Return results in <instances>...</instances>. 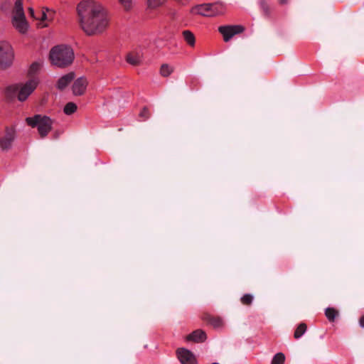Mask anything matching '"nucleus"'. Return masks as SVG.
<instances>
[{
    "label": "nucleus",
    "mask_w": 364,
    "mask_h": 364,
    "mask_svg": "<svg viewBox=\"0 0 364 364\" xmlns=\"http://www.w3.org/2000/svg\"><path fill=\"white\" fill-rule=\"evenodd\" d=\"M76 11L79 26L87 36L101 35L109 27L111 18L107 10L96 1H81Z\"/></svg>",
    "instance_id": "obj_1"
},
{
    "label": "nucleus",
    "mask_w": 364,
    "mask_h": 364,
    "mask_svg": "<svg viewBox=\"0 0 364 364\" xmlns=\"http://www.w3.org/2000/svg\"><path fill=\"white\" fill-rule=\"evenodd\" d=\"M49 56L52 64L59 68L68 66L74 60L73 49L65 45H59L53 47L50 51Z\"/></svg>",
    "instance_id": "obj_2"
},
{
    "label": "nucleus",
    "mask_w": 364,
    "mask_h": 364,
    "mask_svg": "<svg viewBox=\"0 0 364 364\" xmlns=\"http://www.w3.org/2000/svg\"><path fill=\"white\" fill-rule=\"evenodd\" d=\"M39 83L38 77L30 78L26 82L11 85L7 87V92L16 94L17 99L23 102L36 90Z\"/></svg>",
    "instance_id": "obj_3"
},
{
    "label": "nucleus",
    "mask_w": 364,
    "mask_h": 364,
    "mask_svg": "<svg viewBox=\"0 0 364 364\" xmlns=\"http://www.w3.org/2000/svg\"><path fill=\"white\" fill-rule=\"evenodd\" d=\"M225 11V6L220 2L200 4L191 9V13L193 14H198L206 17L221 15L223 14Z\"/></svg>",
    "instance_id": "obj_4"
},
{
    "label": "nucleus",
    "mask_w": 364,
    "mask_h": 364,
    "mask_svg": "<svg viewBox=\"0 0 364 364\" xmlns=\"http://www.w3.org/2000/svg\"><path fill=\"white\" fill-rule=\"evenodd\" d=\"M14 49L8 41H0V70L10 68L14 62Z\"/></svg>",
    "instance_id": "obj_5"
},
{
    "label": "nucleus",
    "mask_w": 364,
    "mask_h": 364,
    "mask_svg": "<svg viewBox=\"0 0 364 364\" xmlns=\"http://www.w3.org/2000/svg\"><path fill=\"white\" fill-rule=\"evenodd\" d=\"M26 122L32 127H37L38 132L42 138L48 135L51 130L53 124V121L50 118L41 114H36L33 117H27Z\"/></svg>",
    "instance_id": "obj_6"
},
{
    "label": "nucleus",
    "mask_w": 364,
    "mask_h": 364,
    "mask_svg": "<svg viewBox=\"0 0 364 364\" xmlns=\"http://www.w3.org/2000/svg\"><path fill=\"white\" fill-rule=\"evenodd\" d=\"M11 22L14 28L21 34L27 33L29 24L26 20L23 8H13L11 14Z\"/></svg>",
    "instance_id": "obj_7"
},
{
    "label": "nucleus",
    "mask_w": 364,
    "mask_h": 364,
    "mask_svg": "<svg viewBox=\"0 0 364 364\" xmlns=\"http://www.w3.org/2000/svg\"><path fill=\"white\" fill-rule=\"evenodd\" d=\"M28 12L30 16L38 21L37 26L39 28L47 27L55 16V12L47 8H42L37 10L29 8Z\"/></svg>",
    "instance_id": "obj_8"
},
{
    "label": "nucleus",
    "mask_w": 364,
    "mask_h": 364,
    "mask_svg": "<svg viewBox=\"0 0 364 364\" xmlns=\"http://www.w3.org/2000/svg\"><path fill=\"white\" fill-rule=\"evenodd\" d=\"M244 28L242 26H222L218 28V31L223 35L225 42L229 41L235 35L242 33Z\"/></svg>",
    "instance_id": "obj_9"
},
{
    "label": "nucleus",
    "mask_w": 364,
    "mask_h": 364,
    "mask_svg": "<svg viewBox=\"0 0 364 364\" xmlns=\"http://www.w3.org/2000/svg\"><path fill=\"white\" fill-rule=\"evenodd\" d=\"M176 353L181 364H197L195 355L189 350L179 348L177 350Z\"/></svg>",
    "instance_id": "obj_10"
},
{
    "label": "nucleus",
    "mask_w": 364,
    "mask_h": 364,
    "mask_svg": "<svg viewBox=\"0 0 364 364\" xmlns=\"http://www.w3.org/2000/svg\"><path fill=\"white\" fill-rule=\"evenodd\" d=\"M87 85V80L85 77L77 78L73 83V92L75 95H82Z\"/></svg>",
    "instance_id": "obj_11"
},
{
    "label": "nucleus",
    "mask_w": 364,
    "mask_h": 364,
    "mask_svg": "<svg viewBox=\"0 0 364 364\" xmlns=\"http://www.w3.org/2000/svg\"><path fill=\"white\" fill-rule=\"evenodd\" d=\"M206 338L205 332L201 329H197L186 337L187 341H193L194 343H203Z\"/></svg>",
    "instance_id": "obj_12"
},
{
    "label": "nucleus",
    "mask_w": 364,
    "mask_h": 364,
    "mask_svg": "<svg viewBox=\"0 0 364 364\" xmlns=\"http://www.w3.org/2000/svg\"><path fill=\"white\" fill-rule=\"evenodd\" d=\"M14 139V132L8 131L0 139V147L3 149H8L11 147L12 141Z\"/></svg>",
    "instance_id": "obj_13"
},
{
    "label": "nucleus",
    "mask_w": 364,
    "mask_h": 364,
    "mask_svg": "<svg viewBox=\"0 0 364 364\" xmlns=\"http://www.w3.org/2000/svg\"><path fill=\"white\" fill-rule=\"evenodd\" d=\"M142 54L140 51H131L126 57V60L132 65H138L141 63Z\"/></svg>",
    "instance_id": "obj_14"
},
{
    "label": "nucleus",
    "mask_w": 364,
    "mask_h": 364,
    "mask_svg": "<svg viewBox=\"0 0 364 364\" xmlns=\"http://www.w3.org/2000/svg\"><path fill=\"white\" fill-rule=\"evenodd\" d=\"M74 77L75 75L73 73H70L63 75L58 80L57 82V87L59 90H63L72 82Z\"/></svg>",
    "instance_id": "obj_15"
},
{
    "label": "nucleus",
    "mask_w": 364,
    "mask_h": 364,
    "mask_svg": "<svg viewBox=\"0 0 364 364\" xmlns=\"http://www.w3.org/2000/svg\"><path fill=\"white\" fill-rule=\"evenodd\" d=\"M204 320L215 328H221L223 326V321L220 317L213 316H205Z\"/></svg>",
    "instance_id": "obj_16"
},
{
    "label": "nucleus",
    "mask_w": 364,
    "mask_h": 364,
    "mask_svg": "<svg viewBox=\"0 0 364 364\" xmlns=\"http://www.w3.org/2000/svg\"><path fill=\"white\" fill-rule=\"evenodd\" d=\"M182 36L186 43L191 46L194 47L196 44V38L194 34L189 30H185L182 32Z\"/></svg>",
    "instance_id": "obj_17"
},
{
    "label": "nucleus",
    "mask_w": 364,
    "mask_h": 364,
    "mask_svg": "<svg viewBox=\"0 0 364 364\" xmlns=\"http://www.w3.org/2000/svg\"><path fill=\"white\" fill-rule=\"evenodd\" d=\"M174 71V67L168 63H164L161 65L159 73L164 77L170 76Z\"/></svg>",
    "instance_id": "obj_18"
},
{
    "label": "nucleus",
    "mask_w": 364,
    "mask_h": 364,
    "mask_svg": "<svg viewBox=\"0 0 364 364\" xmlns=\"http://www.w3.org/2000/svg\"><path fill=\"white\" fill-rule=\"evenodd\" d=\"M42 66V64L39 62H35L31 64L28 70V75L31 78L38 77L36 74L39 72Z\"/></svg>",
    "instance_id": "obj_19"
},
{
    "label": "nucleus",
    "mask_w": 364,
    "mask_h": 364,
    "mask_svg": "<svg viewBox=\"0 0 364 364\" xmlns=\"http://www.w3.org/2000/svg\"><path fill=\"white\" fill-rule=\"evenodd\" d=\"M167 0H146L147 6L150 9H158L165 4Z\"/></svg>",
    "instance_id": "obj_20"
},
{
    "label": "nucleus",
    "mask_w": 364,
    "mask_h": 364,
    "mask_svg": "<svg viewBox=\"0 0 364 364\" xmlns=\"http://www.w3.org/2000/svg\"><path fill=\"white\" fill-rule=\"evenodd\" d=\"M325 315L329 321L333 322L338 316V311L334 308L329 307L326 309Z\"/></svg>",
    "instance_id": "obj_21"
},
{
    "label": "nucleus",
    "mask_w": 364,
    "mask_h": 364,
    "mask_svg": "<svg viewBox=\"0 0 364 364\" xmlns=\"http://www.w3.org/2000/svg\"><path fill=\"white\" fill-rule=\"evenodd\" d=\"M307 326L305 323H300L294 331V337L296 339L301 338L306 331Z\"/></svg>",
    "instance_id": "obj_22"
},
{
    "label": "nucleus",
    "mask_w": 364,
    "mask_h": 364,
    "mask_svg": "<svg viewBox=\"0 0 364 364\" xmlns=\"http://www.w3.org/2000/svg\"><path fill=\"white\" fill-rule=\"evenodd\" d=\"M77 110V105L73 102H68L64 107V112L68 114H72Z\"/></svg>",
    "instance_id": "obj_23"
},
{
    "label": "nucleus",
    "mask_w": 364,
    "mask_h": 364,
    "mask_svg": "<svg viewBox=\"0 0 364 364\" xmlns=\"http://www.w3.org/2000/svg\"><path fill=\"white\" fill-rule=\"evenodd\" d=\"M284 355L282 353H278L274 356L272 364H284Z\"/></svg>",
    "instance_id": "obj_24"
},
{
    "label": "nucleus",
    "mask_w": 364,
    "mask_h": 364,
    "mask_svg": "<svg viewBox=\"0 0 364 364\" xmlns=\"http://www.w3.org/2000/svg\"><path fill=\"white\" fill-rule=\"evenodd\" d=\"M121 6L126 11H129L133 6L132 0H118Z\"/></svg>",
    "instance_id": "obj_25"
},
{
    "label": "nucleus",
    "mask_w": 364,
    "mask_h": 364,
    "mask_svg": "<svg viewBox=\"0 0 364 364\" xmlns=\"http://www.w3.org/2000/svg\"><path fill=\"white\" fill-rule=\"evenodd\" d=\"M253 300V296L251 294H246L243 295L241 298V302L244 305H250L252 304Z\"/></svg>",
    "instance_id": "obj_26"
},
{
    "label": "nucleus",
    "mask_w": 364,
    "mask_h": 364,
    "mask_svg": "<svg viewBox=\"0 0 364 364\" xmlns=\"http://www.w3.org/2000/svg\"><path fill=\"white\" fill-rule=\"evenodd\" d=\"M149 109L144 107L139 114V117L143 119V120H145L149 117Z\"/></svg>",
    "instance_id": "obj_27"
},
{
    "label": "nucleus",
    "mask_w": 364,
    "mask_h": 364,
    "mask_svg": "<svg viewBox=\"0 0 364 364\" xmlns=\"http://www.w3.org/2000/svg\"><path fill=\"white\" fill-rule=\"evenodd\" d=\"M13 8H23V0H14V5Z\"/></svg>",
    "instance_id": "obj_28"
},
{
    "label": "nucleus",
    "mask_w": 364,
    "mask_h": 364,
    "mask_svg": "<svg viewBox=\"0 0 364 364\" xmlns=\"http://www.w3.org/2000/svg\"><path fill=\"white\" fill-rule=\"evenodd\" d=\"M360 325L362 328H364V316H363L359 321Z\"/></svg>",
    "instance_id": "obj_29"
},
{
    "label": "nucleus",
    "mask_w": 364,
    "mask_h": 364,
    "mask_svg": "<svg viewBox=\"0 0 364 364\" xmlns=\"http://www.w3.org/2000/svg\"><path fill=\"white\" fill-rule=\"evenodd\" d=\"M288 0H279L280 3L281 4H286Z\"/></svg>",
    "instance_id": "obj_30"
},
{
    "label": "nucleus",
    "mask_w": 364,
    "mask_h": 364,
    "mask_svg": "<svg viewBox=\"0 0 364 364\" xmlns=\"http://www.w3.org/2000/svg\"><path fill=\"white\" fill-rule=\"evenodd\" d=\"M212 364H219V363H212Z\"/></svg>",
    "instance_id": "obj_31"
}]
</instances>
